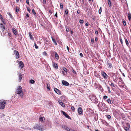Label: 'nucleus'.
<instances>
[{"mask_svg":"<svg viewBox=\"0 0 131 131\" xmlns=\"http://www.w3.org/2000/svg\"><path fill=\"white\" fill-rule=\"evenodd\" d=\"M78 112L80 115H82L83 114V110L81 107H79L78 108Z\"/></svg>","mask_w":131,"mask_h":131,"instance_id":"obj_7","label":"nucleus"},{"mask_svg":"<svg viewBox=\"0 0 131 131\" xmlns=\"http://www.w3.org/2000/svg\"><path fill=\"white\" fill-rule=\"evenodd\" d=\"M67 48L68 50V52L69 51V49L68 46H67Z\"/></svg>","mask_w":131,"mask_h":131,"instance_id":"obj_57","label":"nucleus"},{"mask_svg":"<svg viewBox=\"0 0 131 131\" xmlns=\"http://www.w3.org/2000/svg\"><path fill=\"white\" fill-rule=\"evenodd\" d=\"M68 119H70L71 118L67 114L65 116Z\"/></svg>","mask_w":131,"mask_h":131,"instance_id":"obj_39","label":"nucleus"},{"mask_svg":"<svg viewBox=\"0 0 131 131\" xmlns=\"http://www.w3.org/2000/svg\"><path fill=\"white\" fill-rule=\"evenodd\" d=\"M77 13L78 14H79L80 13V11L79 10H78L77 11Z\"/></svg>","mask_w":131,"mask_h":131,"instance_id":"obj_56","label":"nucleus"},{"mask_svg":"<svg viewBox=\"0 0 131 131\" xmlns=\"http://www.w3.org/2000/svg\"><path fill=\"white\" fill-rule=\"evenodd\" d=\"M95 41H97L98 40L97 38V37H96L95 38Z\"/></svg>","mask_w":131,"mask_h":131,"instance_id":"obj_59","label":"nucleus"},{"mask_svg":"<svg viewBox=\"0 0 131 131\" xmlns=\"http://www.w3.org/2000/svg\"><path fill=\"white\" fill-rule=\"evenodd\" d=\"M29 35L30 39L31 40H33L34 39V37L32 36V33L31 32H29Z\"/></svg>","mask_w":131,"mask_h":131,"instance_id":"obj_18","label":"nucleus"},{"mask_svg":"<svg viewBox=\"0 0 131 131\" xmlns=\"http://www.w3.org/2000/svg\"><path fill=\"white\" fill-rule=\"evenodd\" d=\"M124 129L126 131H129V128L128 127H124Z\"/></svg>","mask_w":131,"mask_h":131,"instance_id":"obj_24","label":"nucleus"},{"mask_svg":"<svg viewBox=\"0 0 131 131\" xmlns=\"http://www.w3.org/2000/svg\"><path fill=\"white\" fill-rule=\"evenodd\" d=\"M120 39V41L121 42V44L123 45V40H122V38H120V39Z\"/></svg>","mask_w":131,"mask_h":131,"instance_id":"obj_42","label":"nucleus"},{"mask_svg":"<svg viewBox=\"0 0 131 131\" xmlns=\"http://www.w3.org/2000/svg\"><path fill=\"white\" fill-rule=\"evenodd\" d=\"M63 70L65 71V72L66 73H67V69L65 67H63Z\"/></svg>","mask_w":131,"mask_h":131,"instance_id":"obj_31","label":"nucleus"},{"mask_svg":"<svg viewBox=\"0 0 131 131\" xmlns=\"http://www.w3.org/2000/svg\"><path fill=\"white\" fill-rule=\"evenodd\" d=\"M107 117L108 119H110L111 118V116L109 115H107L106 116Z\"/></svg>","mask_w":131,"mask_h":131,"instance_id":"obj_37","label":"nucleus"},{"mask_svg":"<svg viewBox=\"0 0 131 131\" xmlns=\"http://www.w3.org/2000/svg\"><path fill=\"white\" fill-rule=\"evenodd\" d=\"M12 30L14 34L16 35H17L18 33L16 29L15 28H13Z\"/></svg>","mask_w":131,"mask_h":131,"instance_id":"obj_12","label":"nucleus"},{"mask_svg":"<svg viewBox=\"0 0 131 131\" xmlns=\"http://www.w3.org/2000/svg\"><path fill=\"white\" fill-rule=\"evenodd\" d=\"M95 33L96 34H97L98 33V31H96L95 32Z\"/></svg>","mask_w":131,"mask_h":131,"instance_id":"obj_63","label":"nucleus"},{"mask_svg":"<svg viewBox=\"0 0 131 131\" xmlns=\"http://www.w3.org/2000/svg\"><path fill=\"white\" fill-rule=\"evenodd\" d=\"M108 66L110 68H111L112 67V64L110 63H108L107 64Z\"/></svg>","mask_w":131,"mask_h":131,"instance_id":"obj_27","label":"nucleus"},{"mask_svg":"<svg viewBox=\"0 0 131 131\" xmlns=\"http://www.w3.org/2000/svg\"><path fill=\"white\" fill-rule=\"evenodd\" d=\"M34 44H35V48L36 49L38 48V46H37V45H36V43H34Z\"/></svg>","mask_w":131,"mask_h":131,"instance_id":"obj_45","label":"nucleus"},{"mask_svg":"<svg viewBox=\"0 0 131 131\" xmlns=\"http://www.w3.org/2000/svg\"><path fill=\"white\" fill-rule=\"evenodd\" d=\"M47 88L49 90L50 89V87L49 84H47Z\"/></svg>","mask_w":131,"mask_h":131,"instance_id":"obj_30","label":"nucleus"},{"mask_svg":"<svg viewBox=\"0 0 131 131\" xmlns=\"http://www.w3.org/2000/svg\"><path fill=\"white\" fill-rule=\"evenodd\" d=\"M107 96H104L103 97V99L104 100H105L107 98Z\"/></svg>","mask_w":131,"mask_h":131,"instance_id":"obj_41","label":"nucleus"},{"mask_svg":"<svg viewBox=\"0 0 131 131\" xmlns=\"http://www.w3.org/2000/svg\"><path fill=\"white\" fill-rule=\"evenodd\" d=\"M43 118L41 117L40 118H39L40 120L41 121H43Z\"/></svg>","mask_w":131,"mask_h":131,"instance_id":"obj_50","label":"nucleus"},{"mask_svg":"<svg viewBox=\"0 0 131 131\" xmlns=\"http://www.w3.org/2000/svg\"><path fill=\"white\" fill-rule=\"evenodd\" d=\"M89 97L90 99L94 103H96L97 102V99L96 98L95 95L92 94L90 95Z\"/></svg>","mask_w":131,"mask_h":131,"instance_id":"obj_3","label":"nucleus"},{"mask_svg":"<svg viewBox=\"0 0 131 131\" xmlns=\"http://www.w3.org/2000/svg\"><path fill=\"white\" fill-rule=\"evenodd\" d=\"M53 67L56 69H57L58 67V66L57 64L55 63H53Z\"/></svg>","mask_w":131,"mask_h":131,"instance_id":"obj_13","label":"nucleus"},{"mask_svg":"<svg viewBox=\"0 0 131 131\" xmlns=\"http://www.w3.org/2000/svg\"><path fill=\"white\" fill-rule=\"evenodd\" d=\"M85 25L86 26H88V23H86L85 24Z\"/></svg>","mask_w":131,"mask_h":131,"instance_id":"obj_61","label":"nucleus"},{"mask_svg":"<svg viewBox=\"0 0 131 131\" xmlns=\"http://www.w3.org/2000/svg\"><path fill=\"white\" fill-rule=\"evenodd\" d=\"M112 75H111V76L113 77V76H114V73H112Z\"/></svg>","mask_w":131,"mask_h":131,"instance_id":"obj_62","label":"nucleus"},{"mask_svg":"<svg viewBox=\"0 0 131 131\" xmlns=\"http://www.w3.org/2000/svg\"><path fill=\"white\" fill-rule=\"evenodd\" d=\"M52 41H53L54 42V43H55V44L56 45H57V43H56V40H55L54 39H53V38H52Z\"/></svg>","mask_w":131,"mask_h":131,"instance_id":"obj_35","label":"nucleus"},{"mask_svg":"<svg viewBox=\"0 0 131 131\" xmlns=\"http://www.w3.org/2000/svg\"><path fill=\"white\" fill-rule=\"evenodd\" d=\"M101 74L104 79H106L107 78L108 76L104 72L102 71Z\"/></svg>","mask_w":131,"mask_h":131,"instance_id":"obj_8","label":"nucleus"},{"mask_svg":"<svg viewBox=\"0 0 131 131\" xmlns=\"http://www.w3.org/2000/svg\"><path fill=\"white\" fill-rule=\"evenodd\" d=\"M54 91L55 92L58 94H61V92L58 89L55 88L54 89Z\"/></svg>","mask_w":131,"mask_h":131,"instance_id":"obj_11","label":"nucleus"},{"mask_svg":"<svg viewBox=\"0 0 131 131\" xmlns=\"http://www.w3.org/2000/svg\"><path fill=\"white\" fill-rule=\"evenodd\" d=\"M24 67V64L23 62L20 61L19 63V67L20 69Z\"/></svg>","mask_w":131,"mask_h":131,"instance_id":"obj_10","label":"nucleus"},{"mask_svg":"<svg viewBox=\"0 0 131 131\" xmlns=\"http://www.w3.org/2000/svg\"><path fill=\"white\" fill-rule=\"evenodd\" d=\"M60 8L61 9H62L63 8V4L62 3L60 4Z\"/></svg>","mask_w":131,"mask_h":131,"instance_id":"obj_26","label":"nucleus"},{"mask_svg":"<svg viewBox=\"0 0 131 131\" xmlns=\"http://www.w3.org/2000/svg\"><path fill=\"white\" fill-rule=\"evenodd\" d=\"M71 109L72 111H74L75 108L73 106H72L71 107Z\"/></svg>","mask_w":131,"mask_h":131,"instance_id":"obj_51","label":"nucleus"},{"mask_svg":"<svg viewBox=\"0 0 131 131\" xmlns=\"http://www.w3.org/2000/svg\"><path fill=\"white\" fill-rule=\"evenodd\" d=\"M123 25L124 26L126 25V22L125 21H123Z\"/></svg>","mask_w":131,"mask_h":131,"instance_id":"obj_48","label":"nucleus"},{"mask_svg":"<svg viewBox=\"0 0 131 131\" xmlns=\"http://www.w3.org/2000/svg\"><path fill=\"white\" fill-rule=\"evenodd\" d=\"M62 84L64 85L68 86L69 85V84L68 82L64 80H62Z\"/></svg>","mask_w":131,"mask_h":131,"instance_id":"obj_9","label":"nucleus"},{"mask_svg":"<svg viewBox=\"0 0 131 131\" xmlns=\"http://www.w3.org/2000/svg\"><path fill=\"white\" fill-rule=\"evenodd\" d=\"M19 81H21L22 78L23 77L21 73H20L19 75Z\"/></svg>","mask_w":131,"mask_h":131,"instance_id":"obj_16","label":"nucleus"},{"mask_svg":"<svg viewBox=\"0 0 131 131\" xmlns=\"http://www.w3.org/2000/svg\"><path fill=\"white\" fill-rule=\"evenodd\" d=\"M0 19L2 21L3 23H4V24H5V23L4 22V20L3 19V18L2 15L0 14Z\"/></svg>","mask_w":131,"mask_h":131,"instance_id":"obj_14","label":"nucleus"},{"mask_svg":"<svg viewBox=\"0 0 131 131\" xmlns=\"http://www.w3.org/2000/svg\"><path fill=\"white\" fill-rule=\"evenodd\" d=\"M61 112L63 114V115H64L65 116L67 114L64 112L63 111H61Z\"/></svg>","mask_w":131,"mask_h":131,"instance_id":"obj_38","label":"nucleus"},{"mask_svg":"<svg viewBox=\"0 0 131 131\" xmlns=\"http://www.w3.org/2000/svg\"><path fill=\"white\" fill-rule=\"evenodd\" d=\"M55 58L57 59H58L59 58V56L58 55V54L56 52H55Z\"/></svg>","mask_w":131,"mask_h":131,"instance_id":"obj_20","label":"nucleus"},{"mask_svg":"<svg viewBox=\"0 0 131 131\" xmlns=\"http://www.w3.org/2000/svg\"><path fill=\"white\" fill-rule=\"evenodd\" d=\"M107 101L108 103L110 104H112V103H111V101L110 99H108L107 100Z\"/></svg>","mask_w":131,"mask_h":131,"instance_id":"obj_29","label":"nucleus"},{"mask_svg":"<svg viewBox=\"0 0 131 131\" xmlns=\"http://www.w3.org/2000/svg\"><path fill=\"white\" fill-rule=\"evenodd\" d=\"M0 27L3 29V30L5 29V27L2 24H0Z\"/></svg>","mask_w":131,"mask_h":131,"instance_id":"obj_19","label":"nucleus"},{"mask_svg":"<svg viewBox=\"0 0 131 131\" xmlns=\"http://www.w3.org/2000/svg\"><path fill=\"white\" fill-rule=\"evenodd\" d=\"M125 40L126 44L128 46L129 45V44L128 42L127 39L126 38H125Z\"/></svg>","mask_w":131,"mask_h":131,"instance_id":"obj_22","label":"nucleus"},{"mask_svg":"<svg viewBox=\"0 0 131 131\" xmlns=\"http://www.w3.org/2000/svg\"><path fill=\"white\" fill-rule=\"evenodd\" d=\"M30 83L32 84H34L35 82V81L33 80H30Z\"/></svg>","mask_w":131,"mask_h":131,"instance_id":"obj_28","label":"nucleus"},{"mask_svg":"<svg viewBox=\"0 0 131 131\" xmlns=\"http://www.w3.org/2000/svg\"><path fill=\"white\" fill-rule=\"evenodd\" d=\"M27 10L28 11V12L30 13L31 11V10L30 8L28 7H27Z\"/></svg>","mask_w":131,"mask_h":131,"instance_id":"obj_34","label":"nucleus"},{"mask_svg":"<svg viewBox=\"0 0 131 131\" xmlns=\"http://www.w3.org/2000/svg\"><path fill=\"white\" fill-rule=\"evenodd\" d=\"M80 56L81 57H83L82 54L81 53H80Z\"/></svg>","mask_w":131,"mask_h":131,"instance_id":"obj_60","label":"nucleus"},{"mask_svg":"<svg viewBox=\"0 0 131 131\" xmlns=\"http://www.w3.org/2000/svg\"><path fill=\"white\" fill-rule=\"evenodd\" d=\"M34 128L35 129H38L39 130H44L46 128V127H43L40 125L37 124L35 125Z\"/></svg>","mask_w":131,"mask_h":131,"instance_id":"obj_1","label":"nucleus"},{"mask_svg":"<svg viewBox=\"0 0 131 131\" xmlns=\"http://www.w3.org/2000/svg\"><path fill=\"white\" fill-rule=\"evenodd\" d=\"M128 17L129 20H130L131 19V14L130 13H128Z\"/></svg>","mask_w":131,"mask_h":131,"instance_id":"obj_23","label":"nucleus"},{"mask_svg":"<svg viewBox=\"0 0 131 131\" xmlns=\"http://www.w3.org/2000/svg\"><path fill=\"white\" fill-rule=\"evenodd\" d=\"M84 0H82L81 1H80L82 5H83L84 4Z\"/></svg>","mask_w":131,"mask_h":131,"instance_id":"obj_33","label":"nucleus"},{"mask_svg":"<svg viewBox=\"0 0 131 131\" xmlns=\"http://www.w3.org/2000/svg\"><path fill=\"white\" fill-rule=\"evenodd\" d=\"M59 103L63 107H65V105L61 101H59Z\"/></svg>","mask_w":131,"mask_h":131,"instance_id":"obj_15","label":"nucleus"},{"mask_svg":"<svg viewBox=\"0 0 131 131\" xmlns=\"http://www.w3.org/2000/svg\"><path fill=\"white\" fill-rule=\"evenodd\" d=\"M65 13L66 14H68V9L65 10Z\"/></svg>","mask_w":131,"mask_h":131,"instance_id":"obj_46","label":"nucleus"},{"mask_svg":"<svg viewBox=\"0 0 131 131\" xmlns=\"http://www.w3.org/2000/svg\"><path fill=\"white\" fill-rule=\"evenodd\" d=\"M127 126L128 128H130V125L128 123H127Z\"/></svg>","mask_w":131,"mask_h":131,"instance_id":"obj_47","label":"nucleus"},{"mask_svg":"<svg viewBox=\"0 0 131 131\" xmlns=\"http://www.w3.org/2000/svg\"><path fill=\"white\" fill-rule=\"evenodd\" d=\"M54 16L57 17H58V16H57V12H56V13L55 14Z\"/></svg>","mask_w":131,"mask_h":131,"instance_id":"obj_55","label":"nucleus"},{"mask_svg":"<svg viewBox=\"0 0 131 131\" xmlns=\"http://www.w3.org/2000/svg\"><path fill=\"white\" fill-rule=\"evenodd\" d=\"M84 22V21L82 20H79V23L81 24H83Z\"/></svg>","mask_w":131,"mask_h":131,"instance_id":"obj_40","label":"nucleus"},{"mask_svg":"<svg viewBox=\"0 0 131 131\" xmlns=\"http://www.w3.org/2000/svg\"><path fill=\"white\" fill-rule=\"evenodd\" d=\"M43 55L45 56H47V54L46 52L45 51H44L43 53Z\"/></svg>","mask_w":131,"mask_h":131,"instance_id":"obj_44","label":"nucleus"},{"mask_svg":"<svg viewBox=\"0 0 131 131\" xmlns=\"http://www.w3.org/2000/svg\"><path fill=\"white\" fill-rule=\"evenodd\" d=\"M108 3L109 7H111V2L110 0H108Z\"/></svg>","mask_w":131,"mask_h":131,"instance_id":"obj_21","label":"nucleus"},{"mask_svg":"<svg viewBox=\"0 0 131 131\" xmlns=\"http://www.w3.org/2000/svg\"><path fill=\"white\" fill-rule=\"evenodd\" d=\"M107 89L108 90H110V88L109 87H107Z\"/></svg>","mask_w":131,"mask_h":131,"instance_id":"obj_64","label":"nucleus"},{"mask_svg":"<svg viewBox=\"0 0 131 131\" xmlns=\"http://www.w3.org/2000/svg\"><path fill=\"white\" fill-rule=\"evenodd\" d=\"M16 93L18 94H20V97L23 98V92L22 88L21 86H19L18 87L16 91Z\"/></svg>","mask_w":131,"mask_h":131,"instance_id":"obj_2","label":"nucleus"},{"mask_svg":"<svg viewBox=\"0 0 131 131\" xmlns=\"http://www.w3.org/2000/svg\"><path fill=\"white\" fill-rule=\"evenodd\" d=\"M102 111H106L107 112L108 111V108L106 105L104 103L102 104Z\"/></svg>","mask_w":131,"mask_h":131,"instance_id":"obj_5","label":"nucleus"},{"mask_svg":"<svg viewBox=\"0 0 131 131\" xmlns=\"http://www.w3.org/2000/svg\"><path fill=\"white\" fill-rule=\"evenodd\" d=\"M15 53H16V55L17 56V57H16V59H18V58H19V53L17 51H15Z\"/></svg>","mask_w":131,"mask_h":131,"instance_id":"obj_17","label":"nucleus"},{"mask_svg":"<svg viewBox=\"0 0 131 131\" xmlns=\"http://www.w3.org/2000/svg\"><path fill=\"white\" fill-rule=\"evenodd\" d=\"M61 73L62 74H63V75L64 76H65V74H64V72L63 71H62L61 72Z\"/></svg>","mask_w":131,"mask_h":131,"instance_id":"obj_58","label":"nucleus"},{"mask_svg":"<svg viewBox=\"0 0 131 131\" xmlns=\"http://www.w3.org/2000/svg\"><path fill=\"white\" fill-rule=\"evenodd\" d=\"M72 71L73 73H74L76 74H77V73L75 71V70H74L73 69H72Z\"/></svg>","mask_w":131,"mask_h":131,"instance_id":"obj_36","label":"nucleus"},{"mask_svg":"<svg viewBox=\"0 0 131 131\" xmlns=\"http://www.w3.org/2000/svg\"><path fill=\"white\" fill-rule=\"evenodd\" d=\"M94 39L93 38H92L91 39V42L92 43H93L94 42Z\"/></svg>","mask_w":131,"mask_h":131,"instance_id":"obj_49","label":"nucleus"},{"mask_svg":"<svg viewBox=\"0 0 131 131\" xmlns=\"http://www.w3.org/2000/svg\"><path fill=\"white\" fill-rule=\"evenodd\" d=\"M43 2L44 3L43 4V5L45 6V4L46 3V0H43Z\"/></svg>","mask_w":131,"mask_h":131,"instance_id":"obj_53","label":"nucleus"},{"mask_svg":"<svg viewBox=\"0 0 131 131\" xmlns=\"http://www.w3.org/2000/svg\"><path fill=\"white\" fill-rule=\"evenodd\" d=\"M102 12L101 7H100V8L99 10V13L100 14Z\"/></svg>","mask_w":131,"mask_h":131,"instance_id":"obj_43","label":"nucleus"},{"mask_svg":"<svg viewBox=\"0 0 131 131\" xmlns=\"http://www.w3.org/2000/svg\"><path fill=\"white\" fill-rule=\"evenodd\" d=\"M32 13L34 15H35L36 16V13H35V10L34 9H33L32 10Z\"/></svg>","mask_w":131,"mask_h":131,"instance_id":"obj_32","label":"nucleus"},{"mask_svg":"<svg viewBox=\"0 0 131 131\" xmlns=\"http://www.w3.org/2000/svg\"><path fill=\"white\" fill-rule=\"evenodd\" d=\"M6 102L5 100H2L0 101V108L1 109H4L6 105Z\"/></svg>","mask_w":131,"mask_h":131,"instance_id":"obj_4","label":"nucleus"},{"mask_svg":"<svg viewBox=\"0 0 131 131\" xmlns=\"http://www.w3.org/2000/svg\"><path fill=\"white\" fill-rule=\"evenodd\" d=\"M16 11L17 12H18L19 11V9L18 8H17V7L16 8Z\"/></svg>","mask_w":131,"mask_h":131,"instance_id":"obj_52","label":"nucleus"},{"mask_svg":"<svg viewBox=\"0 0 131 131\" xmlns=\"http://www.w3.org/2000/svg\"><path fill=\"white\" fill-rule=\"evenodd\" d=\"M26 3L27 4L29 5V0H26Z\"/></svg>","mask_w":131,"mask_h":131,"instance_id":"obj_54","label":"nucleus"},{"mask_svg":"<svg viewBox=\"0 0 131 131\" xmlns=\"http://www.w3.org/2000/svg\"><path fill=\"white\" fill-rule=\"evenodd\" d=\"M62 127L65 130L68 131H76L72 129L69 128L65 125H63L62 126Z\"/></svg>","mask_w":131,"mask_h":131,"instance_id":"obj_6","label":"nucleus"},{"mask_svg":"<svg viewBox=\"0 0 131 131\" xmlns=\"http://www.w3.org/2000/svg\"><path fill=\"white\" fill-rule=\"evenodd\" d=\"M110 82V83H111V84H110V83H109V84L111 87H115V86H114V84L113 83L111 82Z\"/></svg>","mask_w":131,"mask_h":131,"instance_id":"obj_25","label":"nucleus"}]
</instances>
